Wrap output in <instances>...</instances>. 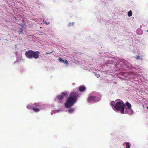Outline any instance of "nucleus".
<instances>
[{
  "label": "nucleus",
  "mask_w": 148,
  "mask_h": 148,
  "mask_svg": "<svg viewBox=\"0 0 148 148\" xmlns=\"http://www.w3.org/2000/svg\"><path fill=\"white\" fill-rule=\"evenodd\" d=\"M99 100L98 97L95 96H90L88 97V101L89 102L92 101H97Z\"/></svg>",
  "instance_id": "5"
},
{
  "label": "nucleus",
  "mask_w": 148,
  "mask_h": 148,
  "mask_svg": "<svg viewBox=\"0 0 148 148\" xmlns=\"http://www.w3.org/2000/svg\"><path fill=\"white\" fill-rule=\"evenodd\" d=\"M126 104L127 107V108H131V105L128 101L126 102Z\"/></svg>",
  "instance_id": "10"
},
{
  "label": "nucleus",
  "mask_w": 148,
  "mask_h": 148,
  "mask_svg": "<svg viewBox=\"0 0 148 148\" xmlns=\"http://www.w3.org/2000/svg\"><path fill=\"white\" fill-rule=\"evenodd\" d=\"M61 95H63V97H64L65 96H66L68 95V94L67 93V92H62Z\"/></svg>",
  "instance_id": "11"
},
{
  "label": "nucleus",
  "mask_w": 148,
  "mask_h": 148,
  "mask_svg": "<svg viewBox=\"0 0 148 148\" xmlns=\"http://www.w3.org/2000/svg\"><path fill=\"white\" fill-rule=\"evenodd\" d=\"M32 50H28L25 52V55L27 58L29 59H32Z\"/></svg>",
  "instance_id": "4"
},
{
  "label": "nucleus",
  "mask_w": 148,
  "mask_h": 148,
  "mask_svg": "<svg viewBox=\"0 0 148 148\" xmlns=\"http://www.w3.org/2000/svg\"><path fill=\"white\" fill-rule=\"evenodd\" d=\"M127 13L128 16L129 17H130L132 15V12L131 11H129Z\"/></svg>",
  "instance_id": "14"
},
{
  "label": "nucleus",
  "mask_w": 148,
  "mask_h": 148,
  "mask_svg": "<svg viewBox=\"0 0 148 148\" xmlns=\"http://www.w3.org/2000/svg\"><path fill=\"white\" fill-rule=\"evenodd\" d=\"M64 97H63V95H59L57 97H56V99L58 100H62Z\"/></svg>",
  "instance_id": "9"
},
{
  "label": "nucleus",
  "mask_w": 148,
  "mask_h": 148,
  "mask_svg": "<svg viewBox=\"0 0 148 148\" xmlns=\"http://www.w3.org/2000/svg\"><path fill=\"white\" fill-rule=\"evenodd\" d=\"M42 107L41 105L39 103H35L33 105V106L30 104L28 105L27 106V108L28 109L30 110L32 108V110L36 112H39L40 111V109H41Z\"/></svg>",
  "instance_id": "3"
},
{
  "label": "nucleus",
  "mask_w": 148,
  "mask_h": 148,
  "mask_svg": "<svg viewBox=\"0 0 148 148\" xmlns=\"http://www.w3.org/2000/svg\"><path fill=\"white\" fill-rule=\"evenodd\" d=\"M147 32H148V30L147 31Z\"/></svg>",
  "instance_id": "25"
},
{
  "label": "nucleus",
  "mask_w": 148,
  "mask_h": 148,
  "mask_svg": "<svg viewBox=\"0 0 148 148\" xmlns=\"http://www.w3.org/2000/svg\"><path fill=\"white\" fill-rule=\"evenodd\" d=\"M136 59H137V60H142V58H140V57L138 56V55H137L136 56Z\"/></svg>",
  "instance_id": "18"
},
{
  "label": "nucleus",
  "mask_w": 148,
  "mask_h": 148,
  "mask_svg": "<svg viewBox=\"0 0 148 148\" xmlns=\"http://www.w3.org/2000/svg\"><path fill=\"white\" fill-rule=\"evenodd\" d=\"M79 94L77 92H73L71 93L65 103V107L69 108L72 106L73 103L76 101L77 97L79 96Z\"/></svg>",
  "instance_id": "1"
},
{
  "label": "nucleus",
  "mask_w": 148,
  "mask_h": 148,
  "mask_svg": "<svg viewBox=\"0 0 148 148\" xmlns=\"http://www.w3.org/2000/svg\"><path fill=\"white\" fill-rule=\"evenodd\" d=\"M52 52H50V53L46 52V54H50V53H51Z\"/></svg>",
  "instance_id": "23"
},
{
  "label": "nucleus",
  "mask_w": 148,
  "mask_h": 148,
  "mask_svg": "<svg viewBox=\"0 0 148 148\" xmlns=\"http://www.w3.org/2000/svg\"><path fill=\"white\" fill-rule=\"evenodd\" d=\"M114 104H115L114 102L113 101H112L110 103V105H111V106L112 107H113V106L114 107Z\"/></svg>",
  "instance_id": "17"
},
{
  "label": "nucleus",
  "mask_w": 148,
  "mask_h": 148,
  "mask_svg": "<svg viewBox=\"0 0 148 148\" xmlns=\"http://www.w3.org/2000/svg\"><path fill=\"white\" fill-rule=\"evenodd\" d=\"M74 110V108L70 109L68 111L70 113L73 112Z\"/></svg>",
  "instance_id": "16"
},
{
  "label": "nucleus",
  "mask_w": 148,
  "mask_h": 148,
  "mask_svg": "<svg viewBox=\"0 0 148 148\" xmlns=\"http://www.w3.org/2000/svg\"><path fill=\"white\" fill-rule=\"evenodd\" d=\"M40 52L38 51H33L32 54V58H34L35 59H37L39 58L40 55Z\"/></svg>",
  "instance_id": "6"
},
{
  "label": "nucleus",
  "mask_w": 148,
  "mask_h": 148,
  "mask_svg": "<svg viewBox=\"0 0 148 148\" xmlns=\"http://www.w3.org/2000/svg\"><path fill=\"white\" fill-rule=\"evenodd\" d=\"M86 89V87L83 85H81L79 86V91L81 92H83Z\"/></svg>",
  "instance_id": "8"
},
{
  "label": "nucleus",
  "mask_w": 148,
  "mask_h": 148,
  "mask_svg": "<svg viewBox=\"0 0 148 148\" xmlns=\"http://www.w3.org/2000/svg\"><path fill=\"white\" fill-rule=\"evenodd\" d=\"M44 22V23L46 24L47 25H49V24H50V23H49V22H47L46 21H45Z\"/></svg>",
  "instance_id": "20"
},
{
  "label": "nucleus",
  "mask_w": 148,
  "mask_h": 148,
  "mask_svg": "<svg viewBox=\"0 0 148 148\" xmlns=\"http://www.w3.org/2000/svg\"><path fill=\"white\" fill-rule=\"evenodd\" d=\"M125 114L128 113L130 114H133L134 112L133 111L132 109L131 108H125Z\"/></svg>",
  "instance_id": "7"
},
{
  "label": "nucleus",
  "mask_w": 148,
  "mask_h": 148,
  "mask_svg": "<svg viewBox=\"0 0 148 148\" xmlns=\"http://www.w3.org/2000/svg\"><path fill=\"white\" fill-rule=\"evenodd\" d=\"M18 33L19 34H22L23 32V30L22 28H19Z\"/></svg>",
  "instance_id": "12"
},
{
  "label": "nucleus",
  "mask_w": 148,
  "mask_h": 148,
  "mask_svg": "<svg viewBox=\"0 0 148 148\" xmlns=\"http://www.w3.org/2000/svg\"><path fill=\"white\" fill-rule=\"evenodd\" d=\"M125 145L126 146V148H130V145L129 144V143L127 142L125 143Z\"/></svg>",
  "instance_id": "13"
},
{
  "label": "nucleus",
  "mask_w": 148,
  "mask_h": 148,
  "mask_svg": "<svg viewBox=\"0 0 148 148\" xmlns=\"http://www.w3.org/2000/svg\"><path fill=\"white\" fill-rule=\"evenodd\" d=\"M126 106L123 101H121L116 103L114 108L116 110L120 111L122 114L124 113L125 109Z\"/></svg>",
  "instance_id": "2"
},
{
  "label": "nucleus",
  "mask_w": 148,
  "mask_h": 148,
  "mask_svg": "<svg viewBox=\"0 0 148 148\" xmlns=\"http://www.w3.org/2000/svg\"><path fill=\"white\" fill-rule=\"evenodd\" d=\"M147 108L148 109V107H147Z\"/></svg>",
  "instance_id": "24"
},
{
  "label": "nucleus",
  "mask_w": 148,
  "mask_h": 148,
  "mask_svg": "<svg viewBox=\"0 0 148 148\" xmlns=\"http://www.w3.org/2000/svg\"><path fill=\"white\" fill-rule=\"evenodd\" d=\"M64 63L67 65H68L69 64L68 61L66 60H64Z\"/></svg>",
  "instance_id": "19"
},
{
  "label": "nucleus",
  "mask_w": 148,
  "mask_h": 148,
  "mask_svg": "<svg viewBox=\"0 0 148 148\" xmlns=\"http://www.w3.org/2000/svg\"><path fill=\"white\" fill-rule=\"evenodd\" d=\"M73 23H70L69 24V25L70 26H71V25H73Z\"/></svg>",
  "instance_id": "22"
},
{
  "label": "nucleus",
  "mask_w": 148,
  "mask_h": 148,
  "mask_svg": "<svg viewBox=\"0 0 148 148\" xmlns=\"http://www.w3.org/2000/svg\"><path fill=\"white\" fill-rule=\"evenodd\" d=\"M96 77H97V78H98L99 77H100V75L99 74H96Z\"/></svg>",
  "instance_id": "21"
},
{
  "label": "nucleus",
  "mask_w": 148,
  "mask_h": 148,
  "mask_svg": "<svg viewBox=\"0 0 148 148\" xmlns=\"http://www.w3.org/2000/svg\"><path fill=\"white\" fill-rule=\"evenodd\" d=\"M58 61L60 62L64 63V60L62 59L60 57L59 58Z\"/></svg>",
  "instance_id": "15"
}]
</instances>
